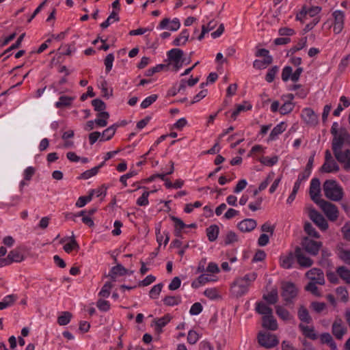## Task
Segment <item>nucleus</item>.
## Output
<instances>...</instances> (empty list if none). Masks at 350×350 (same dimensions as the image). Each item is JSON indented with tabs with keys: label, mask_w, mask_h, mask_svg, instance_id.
I'll return each mask as SVG.
<instances>
[{
	"label": "nucleus",
	"mask_w": 350,
	"mask_h": 350,
	"mask_svg": "<svg viewBox=\"0 0 350 350\" xmlns=\"http://www.w3.org/2000/svg\"><path fill=\"white\" fill-rule=\"evenodd\" d=\"M257 273L250 272L243 276L237 278L230 284V291L234 297H241L249 292L252 284L256 280Z\"/></svg>",
	"instance_id": "obj_1"
},
{
	"label": "nucleus",
	"mask_w": 350,
	"mask_h": 350,
	"mask_svg": "<svg viewBox=\"0 0 350 350\" xmlns=\"http://www.w3.org/2000/svg\"><path fill=\"white\" fill-rule=\"evenodd\" d=\"M323 189L325 197L332 201L338 202L343 198V189L334 180H325L323 185Z\"/></svg>",
	"instance_id": "obj_2"
},
{
	"label": "nucleus",
	"mask_w": 350,
	"mask_h": 350,
	"mask_svg": "<svg viewBox=\"0 0 350 350\" xmlns=\"http://www.w3.org/2000/svg\"><path fill=\"white\" fill-rule=\"evenodd\" d=\"M350 142V135L345 129H341L340 131L333 135L332 149L334 153H342V148Z\"/></svg>",
	"instance_id": "obj_3"
},
{
	"label": "nucleus",
	"mask_w": 350,
	"mask_h": 350,
	"mask_svg": "<svg viewBox=\"0 0 350 350\" xmlns=\"http://www.w3.org/2000/svg\"><path fill=\"white\" fill-rule=\"evenodd\" d=\"M317 205L321 208L328 219L332 221L337 219L338 217V210L336 205L324 200L319 202Z\"/></svg>",
	"instance_id": "obj_4"
},
{
	"label": "nucleus",
	"mask_w": 350,
	"mask_h": 350,
	"mask_svg": "<svg viewBox=\"0 0 350 350\" xmlns=\"http://www.w3.org/2000/svg\"><path fill=\"white\" fill-rule=\"evenodd\" d=\"M259 344L267 349L275 347L279 343L276 336L270 333H260L258 336Z\"/></svg>",
	"instance_id": "obj_5"
},
{
	"label": "nucleus",
	"mask_w": 350,
	"mask_h": 350,
	"mask_svg": "<svg viewBox=\"0 0 350 350\" xmlns=\"http://www.w3.org/2000/svg\"><path fill=\"white\" fill-rule=\"evenodd\" d=\"M308 215L310 219L321 230H325L328 224L324 217L313 208H309Z\"/></svg>",
	"instance_id": "obj_6"
},
{
	"label": "nucleus",
	"mask_w": 350,
	"mask_h": 350,
	"mask_svg": "<svg viewBox=\"0 0 350 350\" xmlns=\"http://www.w3.org/2000/svg\"><path fill=\"white\" fill-rule=\"evenodd\" d=\"M22 250L16 248L10 252L7 258H1V267L11 264L13 262H20L24 260Z\"/></svg>",
	"instance_id": "obj_7"
},
{
	"label": "nucleus",
	"mask_w": 350,
	"mask_h": 350,
	"mask_svg": "<svg viewBox=\"0 0 350 350\" xmlns=\"http://www.w3.org/2000/svg\"><path fill=\"white\" fill-rule=\"evenodd\" d=\"M321 183L318 178H312L310 185V196L318 204L323 200L321 198Z\"/></svg>",
	"instance_id": "obj_8"
},
{
	"label": "nucleus",
	"mask_w": 350,
	"mask_h": 350,
	"mask_svg": "<svg viewBox=\"0 0 350 350\" xmlns=\"http://www.w3.org/2000/svg\"><path fill=\"white\" fill-rule=\"evenodd\" d=\"M301 118L306 124L310 126H315L319 121L318 115L310 107L303 109Z\"/></svg>",
	"instance_id": "obj_9"
},
{
	"label": "nucleus",
	"mask_w": 350,
	"mask_h": 350,
	"mask_svg": "<svg viewBox=\"0 0 350 350\" xmlns=\"http://www.w3.org/2000/svg\"><path fill=\"white\" fill-rule=\"evenodd\" d=\"M332 332L337 339L341 340L346 334L347 328L342 319H336L332 324Z\"/></svg>",
	"instance_id": "obj_10"
},
{
	"label": "nucleus",
	"mask_w": 350,
	"mask_h": 350,
	"mask_svg": "<svg viewBox=\"0 0 350 350\" xmlns=\"http://www.w3.org/2000/svg\"><path fill=\"white\" fill-rule=\"evenodd\" d=\"M297 295V288L295 285L291 282H284L282 284V295L286 301H291Z\"/></svg>",
	"instance_id": "obj_11"
},
{
	"label": "nucleus",
	"mask_w": 350,
	"mask_h": 350,
	"mask_svg": "<svg viewBox=\"0 0 350 350\" xmlns=\"http://www.w3.org/2000/svg\"><path fill=\"white\" fill-rule=\"evenodd\" d=\"M302 245L307 252L311 255L315 256L319 253L322 244L319 241H315L310 239L306 238L303 241Z\"/></svg>",
	"instance_id": "obj_12"
},
{
	"label": "nucleus",
	"mask_w": 350,
	"mask_h": 350,
	"mask_svg": "<svg viewBox=\"0 0 350 350\" xmlns=\"http://www.w3.org/2000/svg\"><path fill=\"white\" fill-rule=\"evenodd\" d=\"M334 18L333 31L335 33H340L344 27L345 14L341 10H336L332 14Z\"/></svg>",
	"instance_id": "obj_13"
},
{
	"label": "nucleus",
	"mask_w": 350,
	"mask_h": 350,
	"mask_svg": "<svg viewBox=\"0 0 350 350\" xmlns=\"http://www.w3.org/2000/svg\"><path fill=\"white\" fill-rule=\"evenodd\" d=\"M216 281H217V278L216 276L207 273H202L198 278L191 282V287L193 288H198L208 282H214Z\"/></svg>",
	"instance_id": "obj_14"
},
{
	"label": "nucleus",
	"mask_w": 350,
	"mask_h": 350,
	"mask_svg": "<svg viewBox=\"0 0 350 350\" xmlns=\"http://www.w3.org/2000/svg\"><path fill=\"white\" fill-rule=\"evenodd\" d=\"M180 27V23L178 18H174L170 21L169 18H164L162 20L159 26V29H168L172 31H177Z\"/></svg>",
	"instance_id": "obj_15"
},
{
	"label": "nucleus",
	"mask_w": 350,
	"mask_h": 350,
	"mask_svg": "<svg viewBox=\"0 0 350 350\" xmlns=\"http://www.w3.org/2000/svg\"><path fill=\"white\" fill-rule=\"evenodd\" d=\"M306 277L311 281L317 282L318 284L322 285L325 283L324 274L319 269H311L306 273Z\"/></svg>",
	"instance_id": "obj_16"
},
{
	"label": "nucleus",
	"mask_w": 350,
	"mask_h": 350,
	"mask_svg": "<svg viewBox=\"0 0 350 350\" xmlns=\"http://www.w3.org/2000/svg\"><path fill=\"white\" fill-rule=\"evenodd\" d=\"M295 254L288 252L280 256V265L284 269H291L294 263Z\"/></svg>",
	"instance_id": "obj_17"
},
{
	"label": "nucleus",
	"mask_w": 350,
	"mask_h": 350,
	"mask_svg": "<svg viewBox=\"0 0 350 350\" xmlns=\"http://www.w3.org/2000/svg\"><path fill=\"white\" fill-rule=\"evenodd\" d=\"M295 257L297 262L301 267H310L313 261L303 252L300 248L295 250Z\"/></svg>",
	"instance_id": "obj_18"
},
{
	"label": "nucleus",
	"mask_w": 350,
	"mask_h": 350,
	"mask_svg": "<svg viewBox=\"0 0 350 350\" xmlns=\"http://www.w3.org/2000/svg\"><path fill=\"white\" fill-rule=\"evenodd\" d=\"M338 170V167L334 161L332 154H326L325 162L322 166L324 172H334Z\"/></svg>",
	"instance_id": "obj_19"
},
{
	"label": "nucleus",
	"mask_w": 350,
	"mask_h": 350,
	"mask_svg": "<svg viewBox=\"0 0 350 350\" xmlns=\"http://www.w3.org/2000/svg\"><path fill=\"white\" fill-rule=\"evenodd\" d=\"M171 319L172 317L169 314H167L161 318L155 319L153 323L156 332L158 333L161 332L163 328L170 322Z\"/></svg>",
	"instance_id": "obj_20"
},
{
	"label": "nucleus",
	"mask_w": 350,
	"mask_h": 350,
	"mask_svg": "<svg viewBox=\"0 0 350 350\" xmlns=\"http://www.w3.org/2000/svg\"><path fill=\"white\" fill-rule=\"evenodd\" d=\"M255 219H245L238 224V228L241 232H247L253 230L256 227Z\"/></svg>",
	"instance_id": "obj_21"
},
{
	"label": "nucleus",
	"mask_w": 350,
	"mask_h": 350,
	"mask_svg": "<svg viewBox=\"0 0 350 350\" xmlns=\"http://www.w3.org/2000/svg\"><path fill=\"white\" fill-rule=\"evenodd\" d=\"M183 51L179 49H172L167 52V57L170 61V63L179 64V62L185 60L183 58Z\"/></svg>",
	"instance_id": "obj_22"
},
{
	"label": "nucleus",
	"mask_w": 350,
	"mask_h": 350,
	"mask_svg": "<svg viewBox=\"0 0 350 350\" xmlns=\"http://www.w3.org/2000/svg\"><path fill=\"white\" fill-rule=\"evenodd\" d=\"M204 295L211 301H217L221 299L219 290L217 288H207L203 293Z\"/></svg>",
	"instance_id": "obj_23"
},
{
	"label": "nucleus",
	"mask_w": 350,
	"mask_h": 350,
	"mask_svg": "<svg viewBox=\"0 0 350 350\" xmlns=\"http://www.w3.org/2000/svg\"><path fill=\"white\" fill-rule=\"evenodd\" d=\"M262 326L268 329L276 330L278 328V323L276 320L273 317L272 314L270 315L264 316L262 317Z\"/></svg>",
	"instance_id": "obj_24"
},
{
	"label": "nucleus",
	"mask_w": 350,
	"mask_h": 350,
	"mask_svg": "<svg viewBox=\"0 0 350 350\" xmlns=\"http://www.w3.org/2000/svg\"><path fill=\"white\" fill-rule=\"evenodd\" d=\"M338 257L345 264L350 265V250L338 245L336 250Z\"/></svg>",
	"instance_id": "obj_25"
},
{
	"label": "nucleus",
	"mask_w": 350,
	"mask_h": 350,
	"mask_svg": "<svg viewBox=\"0 0 350 350\" xmlns=\"http://www.w3.org/2000/svg\"><path fill=\"white\" fill-rule=\"evenodd\" d=\"M36 172V169L33 167L29 166L25 169L23 173V180L20 183V187H23L28 185V182L31 179Z\"/></svg>",
	"instance_id": "obj_26"
},
{
	"label": "nucleus",
	"mask_w": 350,
	"mask_h": 350,
	"mask_svg": "<svg viewBox=\"0 0 350 350\" xmlns=\"http://www.w3.org/2000/svg\"><path fill=\"white\" fill-rule=\"evenodd\" d=\"M74 100L75 97L64 95L61 96L59 98V100L57 102H55V107L57 109L70 107L72 105Z\"/></svg>",
	"instance_id": "obj_27"
},
{
	"label": "nucleus",
	"mask_w": 350,
	"mask_h": 350,
	"mask_svg": "<svg viewBox=\"0 0 350 350\" xmlns=\"http://www.w3.org/2000/svg\"><path fill=\"white\" fill-rule=\"evenodd\" d=\"M286 124L284 122H281L277 124L271 131L269 135V139L275 140L278 138L279 135L283 133L286 129Z\"/></svg>",
	"instance_id": "obj_28"
},
{
	"label": "nucleus",
	"mask_w": 350,
	"mask_h": 350,
	"mask_svg": "<svg viewBox=\"0 0 350 350\" xmlns=\"http://www.w3.org/2000/svg\"><path fill=\"white\" fill-rule=\"evenodd\" d=\"M258 159L264 165L269 167L273 166L278 161V157L269 154H262Z\"/></svg>",
	"instance_id": "obj_29"
},
{
	"label": "nucleus",
	"mask_w": 350,
	"mask_h": 350,
	"mask_svg": "<svg viewBox=\"0 0 350 350\" xmlns=\"http://www.w3.org/2000/svg\"><path fill=\"white\" fill-rule=\"evenodd\" d=\"M96 118L94 120L95 124L98 127H105L108 124V119L109 118V114L107 111H101L98 113L96 116Z\"/></svg>",
	"instance_id": "obj_30"
},
{
	"label": "nucleus",
	"mask_w": 350,
	"mask_h": 350,
	"mask_svg": "<svg viewBox=\"0 0 350 350\" xmlns=\"http://www.w3.org/2000/svg\"><path fill=\"white\" fill-rule=\"evenodd\" d=\"M189 36V33L187 29H183L179 36L175 38L172 42L174 46H183L186 44Z\"/></svg>",
	"instance_id": "obj_31"
},
{
	"label": "nucleus",
	"mask_w": 350,
	"mask_h": 350,
	"mask_svg": "<svg viewBox=\"0 0 350 350\" xmlns=\"http://www.w3.org/2000/svg\"><path fill=\"white\" fill-rule=\"evenodd\" d=\"M299 328L301 329L303 334L310 339L315 340L317 338V335L315 333L314 327L312 326H309L307 325H304V323H301L299 325Z\"/></svg>",
	"instance_id": "obj_32"
},
{
	"label": "nucleus",
	"mask_w": 350,
	"mask_h": 350,
	"mask_svg": "<svg viewBox=\"0 0 350 350\" xmlns=\"http://www.w3.org/2000/svg\"><path fill=\"white\" fill-rule=\"evenodd\" d=\"M252 107V105L249 103L245 102L243 104L238 105L236 109L232 112L231 118L233 120H236L239 114L243 111H245L251 109Z\"/></svg>",
	"instance_id": "obj_33"
},
{
	"label": "nucleus",
	"mask_w": 350,
	"mask_h": 350,
	"mask_svg": "<svg viewBox=\"0 0 350 350\" xmlns=\"http://www.w3.org/2000/svg\"><path fill=\"white\" fill-rule=\"evenodd\" d=\"M219 232V229L217 225H211L206 228V235L208 239L211 242L215 241L217 239Z\"/></svg>",
	"instance_id": "obj_34"
},
{
	"label": "nucleus",
	"mask_w": 350,
	"mask_h": 350,
	"mask_svg": "<svg viewBox=\"0 0 350 350\" xmlns=\"http://www.w3.org/2000/svg\"><path fill=\"white\" fill-rule=\"evenodd\" d=\"M272 57H267L263 59H256L253 62V66L257 69H264L272 63Z\"/></svg>",
	"instance_id": "obj_35"
},
{
	"label": "nucleus",
	"mask_w": 350,
	"mask_h": 350,
	"mask_svg": "<svg viewBox=\"0 0 350 350\" xmlns=\"http://www.w3.org/2000/svg\"><path fill=\"white\" fill-rule=\"evenodd\" d=\"M337 274L347 283L350 284V269L345 266L339 267L336 270Z\"/></svg>",
	"instance_id": "obj_36"
},
{
	"label": "nucleus",
	"mask_w": 350,
	"mask_h": 350,
	"mask_svg": "<svg viewBox=\"0 0 350 350\" xmlns=\"http://www.w3.org/2000/svg\"><path fill=\"white\" fill-rule=\"evenodd\" d=\"M17 297L15 295H9L5 296L1 300V310L10 307L16 301Z\"/></svg>",
	"instance_id": "obj_37"
},
{
	"label": "nucleus",
	"mask_w": 350,
	"mask_h": 350,
	"mask_svg": "<svg viewBox=\"0 0 350 350\" xmlns=\"http://www.w3.org/2000/svg\"><path fill=\"white\" fill-rule=\"evenodd\" d=\"M275 176V173L273 172H271L268 174L265 180H263L259 185L258 190H256L254 193L256 194L258 191H263L265 189L269 184L273 180Z\"/></svg>",
	"instance_id": "obj_38"
},
{
	"label": "nucleus",
	"mask_w": 350,
	"mask_h": 350,
	"mask_svg": "<svg viewBox=\"0 0 350 350\" xmlns=\"http://www.w3.org/2000/svg\"><path fill=\"white\" fill-rule=\"evenodd\" d=\"M337 161L340 163L346 170H350V154H334Z\"/></svg>",
	"instance_id": "obj_39"
},
{
	"label": "nucleus",
	"mask_w": 350,
	"mask_h": 350,
	"mask_svg": "<svg viewBox=\"0 0 350 350\" xmlns=\"http://www.w3.org/2000/svg\"><path fill=\"white\" fill-rule=\"evenodd\" d=\"M256 311L264 316L270 315L272 314V310L267 306L265 303L260 302L256 305Z\"/></svg>",
	"instance_id": "obj_40"
},
{
	"label": "nucleus",
	"mask_w": 350,
	"mask_h": 350,
	"mask_svg": "<svg viewBox=\"0 0 350 350\" xmlns=\"http://www.w3.org/2000/svg\"><path fill=\"white\" fill-rule=\"evenodd\" d=\"M116 127L113 125L106 129L101 133L100 141H107L110 139L115 134Z\"/></svg>",
	"instance_id": "obj_41"
},
{
	"label": "nucleus",
	"mask_w": 350,
	"mask_h": 350,
	"mask_svg": "<svg viewBox=\"0 0 350 350\" xmlns=\"http://www.w3.org/2000/svg\"><path fill=\"white\" fill-rule=\"evenodd\" d=\"M68 240V242L64 246V250L66 252L70 253L72 250H77L79 248V245L75 241L74 237H70Z\"/></svg>",
	"instance_id": "obj_42"
},
{
	"label": "nucleus",
	"mask_w": 350,
	"mask_h": 350,
	"mask_svg": "<svg viewBox=\"0 0 350 350\" xmlns=\"http://www.w3.org/2000/svg\"><path fill=\"white\" fill-rule=\"evenodd\" d=\"M171 219L174 224L175 232L178 235L181 232L182 230L186 227V225L180 219L176 217L172 216L171 217Z\"/></svg>",
	"instance_id": "obj_43"
},
{
	"label": "nucleus",
	"mask_w": 350,
	"mask_h": 350,
	"mask_svg": "<svg viewBox=\"0 0 350 350\" xmlns=\"http://www.w3.org/2000/svg\"><path fill=\"white\" fill-rule=\"evenodd\" d=\"M295 107V103L290 101H284V103L280 107V113L282 115L291 113Z\"/></svg>",
	"instance_id": "obj_44"
},
{
	"label": "nucleus",
	"mask_w": 350,
	"mask_h": 350,
	"mask_svg": "<svg viewBox=\"0 0 350 350\" xmlns=\"http://www.w3.org/2000/svg\"><path fill=\"white\" fill-rule=\"evenodd\" d=\"M264 299L270 304H275L278 300V291L275 289L271 290L267 295H264Z\"/></svg>",
	"instance_id": "obj_45"
},
{
	"label": "nucleus",
	"mask_w": 350,
	"mask_h": 350,
	"mask_svg": "<svg viewBox=\"0 0 350 350\" xmlns=\"http://www.w3.org/2000/svg\"><path fill=\"white\" fill-rule=\"evenodd\" d=\"M181 301L180 296H167L163 299V303L167 306H174Z\"/></svg>",
	"instance_id": "obj_46"
},
{
	"label": "nucleus",
	"mask_w": 350,
	"mask_h": 350,
	"mask_svg": "<svg viewBox=\"0 0 350 350\" xmlns=\"http://www.w3.org/2000/svg\"><path fill=\"white\" fill-rule=\"evenodd\" d=\"M276 313L284 321H288L291 319V315L288 311L282 306L276 307Z\"/></svg>",
	"instance_id": "obj_47"
},
{
	"label": "nucleus",
	"mask_w": 350,
	"mask_h": 350,
	"mask_svg": "<svg viewBox=\"0 0 350 350\" xmlns=\"http://www.w3.org/2000/svg\"><path fill=\"white\" fill-rule=\"evenodd\" d=\"M301 184L300 183H299L298 181H295L294 185H293V190H292V192L289 195L288 198H287L286 200V202L287 204H291L294 200L295 199V197H296V195L301 187Z\"/></svg>",
	"instance_id": "obj_48"
},
{
	"label": "nucleus",
	"mask_w": 350,
	"mask_h": 350,
	"mask_svg": "<svg viewBox=\"0 0 350 350\" xmlns=\"http://www.w3.org/2000/svg\"><path fill=\"white\" fill-rule=\"evenodd\" d=\"M338 298L342 301H347L349 298V293L345 287L339 286L336 289Z\"/></svg>",
	"instance_id": "obj_49"
},
{
	"label": "nucleus",
	"mask_w": 350,
	"mask_h": 350,
	"mask_svg": "<svg viewBox=\"0 0 350 350\" xmlns=\"http://www.w3.org/2000/svg\"><path fill=\"white\" fill-rule=\"evenodd\" d=\"M150 192L144 191L142 195L137 200L136 204L140 206H146L149 204L148 197Z\"/></svg>",
	"instance_id": "obj_50"
},
{
	"label": "nucleus",
	"mask_w": 350,
	"mask_h": 350,
	"mask_svg": "<svg viewBox=\"0 0 350 350\" xmlns=\"http://www.w3.org/2000/svg\"><path fill=\"white\" fill-rule=\"evenodd\" d=\"M114 59L115 57L113 53H109L106 56L104 61V64L105 66V72L107 73L109 72L111 70Z\"/></svg>",
	"instance_id": "obj_51"
},
{
	"label": "nucleus",
	"mask_w": 350,
	"mask_h": 350,
	"mask_svg": "<svg viewBox=\"0 0 350 350\" xmlns=\"http://www.w3.org/2000/svg\"><path fill=\"white\" fill-rule=\"evenodd\" d=\"M103 165V163L102 164L99 165L98 166L92 168L91 170H86L83 174H81V178L83 179L86 180V179H89L90 178L96 175L98 173V170Z\"/></svg>",
	"instance_id": "obj_52"
},
{
	"label": "nucleus",
	"mask_w": 350,
	"mask_h": 350,
	"mask_svg": "<svg viewBox=\"0 0 350 350\" xmlns=\"http://www.w3.org/2000/svg\"><path fill=\"white\" fill-rule=\"evenodd\" d=\"M92 105L94 107L95 111L98 113L101 111H105L104 110L106 108L105 103L100 99L96 98L92 101Z\"/></svg>",
	"instance_id": "obj_53"
},
{
	"label": "nucleus",
	"mask_w": 350,
	"mask_h": 350,
	"mask_svg": "<svg viewBox=\"0 0 350 350\" xmlns=\"http://www.w3.org/2000/svg\"><path fill=\"white\" fill-rule=\"evenodd\" d=\"M312 309L317 313L325 312L327 310V305L323 302L314 301L311 304Z\"/></svg>",
	"instance_id": "obj_54"
},
{
	"label": "nucleus",
	"mask_w": 350,
	"mask_h": 350,
	"mask_svg": "<svg viewBox=\"0 0 350 350\" xmlns=\"http://www.w3.org/2000/svg\"><path fill=\"white\" fill-rule=\"evenodd\" d=\"M71 319V314L68 312H63L57 319V323L60 325H66L69 323Z\"/></svg>",
	"instance_id": "obj_55"
},
{
	"label": "nucleus",
	"mask_w": 350,
	"mask_h": 350,
	"mask_svg": "<svg viewBox=\"0 0 350 350\" xmlns=\"http://www.w3.org/2000/svg\"><path fill=\"white\" fill-rule=\"evenodd\" d=\"M158 96L157 94H152L146 97L141 103L140 106L142 109H146L151 105L157 100Z\"/></svg>",
	"instance_id": "obj_56"
},
{
	"label": "nucleus",
	"mask_w": 350,
	"mask_h": 350,
	"mask_svg": "<svg viewBox=\"0 0 350 350\" xmlns=\"http://www.w3.org/2000/svg\"><path fill=\"white\" fill-rule=\"evenodd\" d=\"M298 316L299 319L305 323H309L311 320V318L308 314V310L304 308L301 307L298 312Z\"/></svg>",
	"instance_id": "obj_57"
},
{
	"label": "nucleus",
	"mask_w": 350,
	"mask_h": 350,
	"mask_svg": "<svg viewBox=\"0 0 350 350\" xmlns=\"http://www.w3.org/2000/svg\"><path fill=\"white\" fill-rule=\"evenodd\" d=\"M163 285L161 284H157L153 286L149 292V295L152 299H157L160 293L161 292Z\"/></svg>",
	"instance_id": "obj_58"
},
{
	"label": "nucleus",
	"mask_w": 350,
	"mask_h": 350,
	"mask_svg": "<svg viewBox=\"0 0 350 350\" xmlns=\"http://www.w3.org/2000/svg\"><path fill=\"white\" fill-rule=\"evenodd\" d=\"M200 334L194 330H190L188 332L187 341L191 345L196 344L200 339Z\"/></svg>",
	"instance_id": "obj_59"
},
{
	"label": "nucleus",
	"mask_w": 350,
	"mask_h": 350,
	"mask_svg": "<svg viewBox=\"0 0 350 350\" xmlns=\"http://www.w3.org/2000/svg\"><path fill=\"white\" fill-rule=\"evenodd\" d=\"M92 194H90L88 196H81L79 198L76 202V206L79 208L83 207L86 204L90 202L92 200Z\"/></svg>",
	"instance_id": "obj_60"
},
{
	"label": "nucleus",
	"mask_w": 350,
	"mask_h": 350,
	"mask_svg": "<svg viewBox=\"0 0 350 350\" xmlns=\"http://www.w3.org/2000/svg\"><path fill=\"white\" fill-rule=\"evenodd\" d=\"M112 284L111 282L105 283L102 287L100 291L99 292V295L103 297H108L109 296Z\"/></svg>",
	"instance_id": "obj_61"
},
{
	"label": "nucleus",
	"mask_w": 350,
	"mask_h": 350,
	"mask_svg": "<svg viewBox=\"0 0 350 350\" xmlns=\"http://www.w3.org/2000/svg\"><path fill=\"white\" fill-rule=\"evenodd\" d=\"M318 283L314 281H311L306 287V291L310 292L313 295L316 296H320L321 293H319L317 284Z\"/></svg>",
	"instance_id": "obj_62"
},
{
	"label": "nucleus",
	"mask_w": 350,
	"mask_h": 350,
	"mask_svg": "<svg viewBox=\"0 0 350 350\" xmlns=\"http://www.w3.org/2000/svg\"><path fill=\"white\" fill-rule=\"evenodd\" d=\"M293 69L291 66H285L282 72V79L284 81H287L288 79H291Z\"/></svg>",
	"instance_id": "obj_63"
},
{
	"label": "nucleus",
	"mask_w": 350,
	"mask_h": 350,
	"mask_svg": "<svg viewBox=\"0 0 350 350\" xmlns=\"http://www.w3.org/2000/svg\"><path fill=\"white\" fill-rule=\"evenodd\" d=\"M111 273L114 275H124L127 273V270L121 265H118L111 269Z\"/></svg>",
	"instance_id": "obj_64"
}]
</instances>
